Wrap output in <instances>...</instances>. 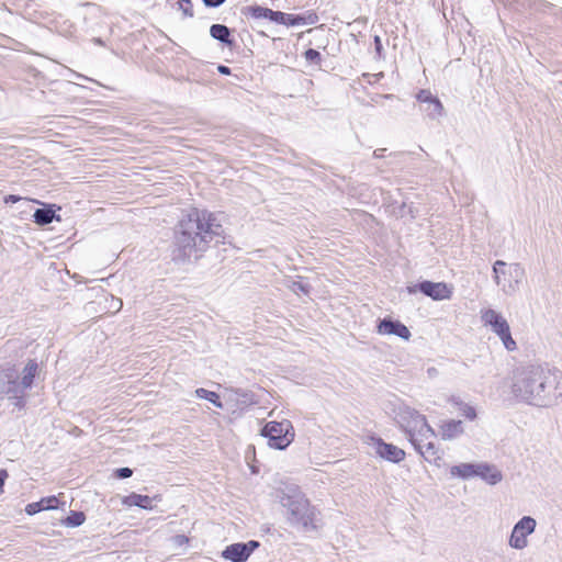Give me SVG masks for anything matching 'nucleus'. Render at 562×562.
<instances>
[{"instance_id":"bb28decb","label":"nucleus","mask_w":562,"mask_h":562,"mask_svg":"<svg viewBox=\"0 0 562 562\" xmlns=\"http://www.w3.org/2000/svg\"><path fill=\"white\" fill-rule=\"evenodd\" d=\"M250 15L255 19H267L272 21L274 11L260 5L249 8Z\"/></svg>"},{"instance_id":"39448f33","label":"nucleus","mask_w":562,"mask_h":562,"mask_svg":"<svg viewBox=\"0 0 562 562\" xmlns=\"http://www.w3.org/2000/svg\"><path fill=\"white\" fill-rule=\"evenodd\" d=\"M493 280L504 295H515L526 279V270L519 262L496 260L492 268Z\"/></svg>"},{"instance_id":"2f4dec72","label":"nucleus","mask_w":562,"mask_h":562,"mask_svg":"<svg viewBox=\"0 0 562 562\" xmlns=\"http://www.w3.org/2000/svg\"><path fill=\"white\" fill-rule=\"evenodd\" d=\"M176 547H184L189 542V538L184 535H177L171 539Z\"/></svg>"},{"instance_id":"4468645a","label":"nucleus","mask_w":562,"mask_h":562,"mask_svg":"<svg viewBox=\"0 0 562 562\" xmlns=\"http://www.w3.org/2000/svg\"><path fill=\"white\" fill-rule=\"evenodd\" d=\"M416 99L422 103L420 110L431 120H438L443 115V105L429 90H420Z\"/></svg>"},{"instance_id":"6e6552de","label":"nucleus","mask_w":562,"mask_h":562,"mask_svg":"<svg viewBox=\"0 0 562 562\" xmlns=\"http://www.w3.org/2000/svg\"><path fill=\"white\" fill-rule=\"evenodd\" d=\"M7 395L13 400L18 408L24 407V392L19 382V374L14 368L0 370V396Z\"/></svg>"},{"instance_id":"4be33fe9","label":"nucleus","mask_w":562,"mask_h":562,"mask_svg":"<svg viewBox=\"0 0 562 562\" xmlns=\"http://www.w3.org/2000/svg\"><path fill=\"white\" fill-rule=\"evenodd\" d=\"M38 372V364L34 360H30L23 369L22 379L20 385L25 393L27 389H30L33 384V380Z\"/></svg>"},{"instance_id":"e433bc0d","label":"nucleus","mask_w":562,"mask_h":562,"mask_svg":"<svg viewBox=\"0 0 562 562\" xmlns=\"http://www.w3.org/2000/svg\"><path fill=\"white\" fill-rule=\"evenodd\" d=\"M225 0H203L205 5L207 7H218L221 5Z\"/></svg>"},{"instance_id":"aec40b11","label":"nucleus","mask_w":562,"mask_h":562,"mask_svg":"<svg viewBox=\"0 0 562 562\" xmlns=\"http://www.w3.org/2000/svg\"><path fill=\"white\" fill-rule=\"evenodd\" d=\"M476 463H459L450 467L449 474L452 479H460V480H471L475 477L476 473Z\"/></svg>"},{"instance_id":"f03ea898","label":"nucleus","mask_w":562,"mask_h":562,"mask_svg":"<svg viewBox=\"0 0 562 562\" xmlns=\"http://www.w3.org/2000/svg\"><path fill=\"white\" fill-rule=\"evenodd\" d=\"M224 238V229L216 215L193 211L179 225L177 246L183 259H198L211 243Z\"/></svg>"},{"instance_id":"2eb2a0df","label":"nucleus","mask_w":562,"mask_h":562,"mask_svg":"<svg viewBox=\"0 0 562 562\" xmlns=\"http://www.w3.org/2000/svg\"><path fill=\"white\" fill-rule=\"evenodd\" d=\"M272 22L286 26L312 25L317 22V15L313 12H306L304 14H290L281 11H274Z\"/></svg>"},{"instance_id":"6ab92c4d","label":"nucleus","mask_w":562,"mask_h":562,"mask_svg":"<svg viewBox=\"0 0 562 562\" xmlns=\"http://www.w3.org/2000/svg\"><path fill=\"white\" fill-rule=\"evenodd\" d=\"M464 432V426L461 420L449 419L440 425V436L443 440H452Z\"/></svg>"},{"instance_id":"dca6fc26","label":"nucleus","mask_w":562,"mask_h":562,"mask_svg":"<svg viewBox=\"0 0 562 562\" xmlns=\"http://www.w3.org/2000/svg\"><path fill=\"white\" fill-rule=\"evenodd\" d=\"M376 331L380 335H394L404 340H409L412 334L407 326L400 321H393L391 318H383L379 322Z\"/></svg>"},{"instance_id":"20e7f679","label":"nucleus","mask_w":562,"mask_h":562,"mask_svg":"<svg viewBox=\"0 0 562 562\" xmlns=\"http://www.w3.org/2000/svg\"><path fill=\"white\" fill-rule=\"evenodd\" d=\"M276 497L286 510L288 520L304 530L317 528V513L301 488L295 484H285L277 490Z\"/></svg>"},{"instance_id":"412c9836","label":"nucleus","mask_w":562,"mask_h":562,"mask_svg":"<svg viewBox=\"0 0 562 562\" xmlns=\"http://www.w3.org/2000/svg\"><path fill=\"white\" fill-rule=\"evenodd\" d=\"M59 501L56 496L44 497L38 502L30 503L25 507V512L27 515H35L42 510L56 509L58 507Z\"/></svg>"},{"instance_id":"72a5a7b5","label":"nucleus","mask_w":562,"mask_h":562,"mask_svg":"<svg viewBox=\"0 0 562 562\" xmlns=\"http://www.w3.org/2000/svg\"><path fill=\"white\" fill-rule=\"evenodd\" d=\"M8 472L5 470H0V494L3 493V485L5 480L8 479Z\"/></svg>"},{"instance_id":"1a4fd4ad","label":"nucleus","mask_w":562,"mask_h":562,"mask_svg":"<svg viewBox=\"0 0 562 562\" xmlns=\"http://www.w3.org/2000/svg\"><path fill=\"white\" fill-rule=\"evenodd\" d=\"M537 527V521L531 516L521 517L513 527L508 538V546L514 550H524L529 546L528 537Z\"/></svg>"},{"instance_id":"f3484780","label":"nucleus","mask_w":562,"mask_h":562,"mask_svg":"<svg viewBox=\"0 0 562 562\" xmlns=\"http://www.w3.org/2000/svg\"><path fill=\"white\" fill-rule=\"evenodd\" d=\"M475 477L481 479L488 485H496L503 481V473L495 464L477 462Z\"/></svg>"},{"instance_id":"393cba45","label":"nucleus","mask_w":562,"mask_h":562,"mask_svg":"<svg viewBox=\"0 0 562 562\" xmlns=\"http://www.w3.org/2000/svg\"><path fill=\"white\" fill-rule=\"evenodd\" d=\"M195 395L199 398H203V400H206V401L211 402L212 404H214L218 408H224L223 402L220 400L218 394H216L215 392H212V391L205 390L203 387H200V389L195 390Z\"/></svg>"},{"instance_id":"c85d7f7f","label":"nucleus","mask_w":562,"mask_h":562,"mask_svg":"<svg viewBox=\"0 0 562 562\" xmlns=\"http://www.w3.org/2000/svg\"><path fill=\"white\" fill-rule=\"evenodd\" d=\"M288 286L295 294H301V293L308 294L310 293L308 284L305 283L302 279L291 281Z\"/></svg>"},{"instance_id":"4c0bfd02","label":"nucleus","mask_w":562,"mask_h":562,"mask_svg":"<svg viewBox=\"0 0 562 562\" xmlns=\"http://www.w3.org/2000/svg\"><path fill=\"white\" fill-rule=\"evenodd\" d=\"M217 70L222 74V75H229L231 74V69L227 67V66H223V65H220Z\"/></svg>"},{"instance_id":"7c9ffc66","label":"nucleus","mask_w":562,"mask_h":562,"mask_svg":"<svg viewBox=\"0 0 562 562\" xmlns=\"http://www.w3.org/2000/svg\"><path fill=\"white\" fill-rule=\"evenodd\" d=\"M305 58L311 63H316L321 59V54L317 50L310 48L305 52Z\"/></svg>"},{"instance_id":"ddd939ff","label":"nucleus","mask_w":562,"mask_h":562,"mask_svg":"<svg viewBox=\"0 0 562 562\" xmlns=\"http://www.w3.org/2000/svg\"><path fill=\"white\" fill-rule=\"evenodd\" d=\"M259 547V542L250 540L248 542H236L227 546L222 551V558L231 562H246L252 552Z\"/></svg>"},{"instance_id":"b1692460","label":"nucleus","mask_w":562,"mask_h":562,"mask_svg":"<svg viewBox=\"0 0 562 562\" xmlns=\"http://www.w3.org/2000/svg\"><path fill=\"white\" fill-rule=\"evenodd\" d=\"M55 216V211L50 207L37 209L33 215L34 222L38 225H47L52 223Z\"/></svg>"},{"instance_id":"cd10ccee","label":"nucleus","mask_w":562,"mask_h":562,"mask_svg":"<svg viewBox=\"0 0 562 562\" xmlns=\"http://www.w3.org/2000/svg\"><path fill=\"white\" fill-rule=\"evenodd\" d=\"M85 521V515L81 512H71L70 515L63 521L68 527H78Z\"/></svg>"},{"instance_id":"423d86ee","label":"nucleus","mask_w":562,"mask_h":562,"mask_svg":"<svg viewBox=\"0 0 562 562\" xmlns=\"http://www.w3.org/2000/svg\"><path fill=\"white\" fill-rule=\"evenodd\" d=\"M480 321L484 327L499 339L505 350L514 352L518 349L517 342L512 335L510 325L502 312L493 307H482L480 310Z\"/></svg>"},{"instance_id":"9d476101","label":"nucleus","mask_w":562,"mask_h":562,"mask_svg":"<svg viewBox=\"0 0 562 562\" xmlns=\"http://www.w3.org/2000/svg\"><path fill=\"white\" fill-rule=\"evenodd\" d=\"M364 442L378 457L389 462L398 463L405 459L406 453L403 449L387 443L381 438L369 436Z\"/></svg>"},{"instance_id":"f257e3e1","label":"nucleus","mask_w":562,"mask_h":562,"mask_svg":"<svg viewBox=\"0 0 562 562\" xmlns=\"http://www.w3.org/2000/svg\"><path fill=\"white\" fill-rule=\"evenodd\" d=\"M510 393L528 405L554 406L562 397V372L543 362L521 364L513 371Z\"/></svg>"},{"instance_id":"0eeeda50","label":"nucleus","mask_w":562,"mask_h":562,"mask_svg":"<svg viewBox=\"0 0 562 562\" xmlns=\"http://www.w3.org/2000/svg\"><path fill=\"white\" fill-rule=\"evenodd\" d=\"M261 436L268 439V446L273 449L284 450L295 438V431L289 419L269 422L261 429Z\"/></svg>"},{"instance_id":"c9c22d12","label":"nucleus","mask_w":562,"mask_h":562,"mask_svg":"<svg viewBox=\"0 0 562 562\" xmlns=\"http://www.w3.org/2000/svg\"><path fill=\"white\" fill-rule=\"evenodd\" d=\"M20 200H22L21 196L19 195H13V194H10L8 196L4 198V203H16L19 202Z\"/></svg>"},{"instance_id":"a878e982","label":"nucleus","mask_w":562,"mask_h":562,"mask_svg":"<svg viewBox=\"0 0 562 562\" xmlns=\"http://www.w3.org/2000/svg\"><path fill=\"white\" fill-rule=\"evenodd\" d=\"M211 36L223 43H228L229 30L222 24H213L210 29Z\"/></svg>"},{"instance_id":"a211bd4d","label":"nucleus","mask_w":562,"mask_h":562,"mask_svg":"<svg viewBox=\"0 0 562 562\" xmlns=\"http://www.w3.org/2000/svg\"><path fill=\"white\" fill-rule=\"evenodd\" d=\"M160 495H155L154 497L147 496V495H140L136 493H132L127 496H124L122 498V504L125 506H137L143 509H153V501H160Z\"/></svg>"},{"instance_id":"f8f14e48","label":"nucleus","mask_w":562,"mask_h":562,"mask_svg":"<svg viewBox=\"0 0 562 562\" xmlns=\"http://www.w3.org/2000/svg\"><path fill=\"white\" fill-rule=\"evenodd\" d=\"M223 400L224 408L232 414L243 412L246 407L254 404L252 395L241 390H225Z\"/></svg>"},{"instance_id":"473e14b6","label":"nucleus","mask_w":562,"mask_h":562,"mask_svg":"<svg viewBox=\"0 0 562 562\" xmlns=\"http://www.w3.org/2000/svg\"><path fill=\"white\" fill-rule=\"evenodd\" d=\"M133 471L130 468H121L116 470V476L119 479H127L132 476Z\"/></svg>"},{"instance_id":"9b49d317","label":"nucleus","mask_w":562,"mask_h":562,"mask_svg":"<svg viewBox=\"0 0 562 562\" xmlns=\"http://www.w3.org/2000/svg\"><path fill=\"white\" fill-rule=\"evenodd\" d=\"M407 290L411 294L419 291L435 301L450 300L453 294V286L445 282L423 281L416 285L408 286Z\"/></svg>"},{"instance_id":"f704fd0d","label":"nucleus","mask_w":562,"mask_h":562,"mask_svg":"<svg viewBox=\"0 0 562 562\" xmlns=\"http://www.w3.org/2000/svg\"><path fill=\"white\" fill-rule=\"evenodd\" d=\"M191 4V1L190 0H180L179 1V5L180 8L183 10V12L188 15H192V12H189V10L187 9V5H190Z\"/></svg>"},{"instance_id":"58836bf2","label":"nucleus","mask_w":562,"mask_h":562,"mask_svg":"<svg viewBox=\"0 0 562 562\" xmlns=\"http://www.w3.org/2000/svg\"><path fill=\"white\" fill-rule=\"evenodd\" d=\"M383 150H384V149H378V150H374V156H375V157H381V156H382V151H383Z\"/></svg>"},{"instance_id":"c756f323","label":"nucleus","mask_w":562,"mask_h":562,"mask_svg":"<svg viewBox=\"0 0 562 562\" xmlns=\"http://www.w3.org/2000/svg\"><path fill=\"white\" fill-rule=\"evenodd\" d=\"M109 302H110L109 308L112 310L114 313L121 311V308L123 306V302L121 299L111 296Z\"/></svg>"},{"instance_id":"5701e85b","label":"nucleus","mask_w":562,"mask_h":562,"mask_svg":"<svg viewBox=\"0 0 562 562\" xmlns=\"http://www.w3.org/2000/svg\"><path fill=\"white\" fill-rule=\"evenodd\" d=\"M452 404L457 407L458 412L469 420H475L477 417L476 408L459 398H452Z\"/></svg>"},{"instance_id":"7ed1b4c3","label":"nucleus","mask_w":562,"mask_h":562,"mask_svg":"<svg viewBox=\"0 0 562 562\" xmlns=\"http://www.w3.org/2000/svg\"><path fill=\"white\" fill-rule=\"evenodd\" d=\"M393 413L396 424L406 434L414 448L427 462L439 467L441 457L432 442L436 434L425 415L404 403L397 404Z\"/></svg>"}]
</instances>
